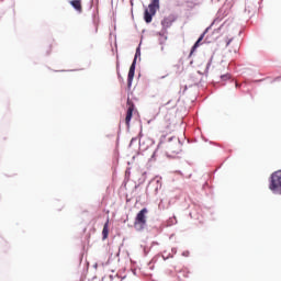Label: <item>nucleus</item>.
I'll return each mask as SVG.
<instances>
[{
    "label": "nucleus",
    "mask_w": 281,
    "mask_h": 281,
    "mask_svg": "<svg viewBox=\"0 0 281 281\" xmlns=\"http://www.w3.org/2000/svg\"><path fill=\"white\" fill-rule=\"evenodd\" d=\"M269 190L274 194H281V170L274 171L271 175Z\"/></svg>",
    "instance_id": "obj_1"
},
{
    "label": "nucleus",
    "mask_w": 281,
    "mask_h": 281,
    "mask_svg": "<svg viewBox=\"0 0 281 281\" xmlns=\"http://www.w3.org/2000/svg\"><path fill=\"white\" fill-rule=\"evenodd\" d=\"M146 214H148V209L144 207L142 209L134 221V227L136 228L137 232H142V229H144V227H146Z\"/></svg>",
    "instance_id": "obj_2"
},
{
    "label": "nucleus",
    "mask_w": 281,
    "mask_h": 281,
    "mask_svg": "<svg viewBox=\"0 0 281 281\" xmlns=\"http://www.w3.org/2000/svg\"><path fill=\"white\" fill-rule=\"evenodd\" d=\"M133 111H135V103H133L131 99H127V112L125 116V124L127 128L131 127V120H133Z\"/></svg>",
    "instance_id": "obj_3"
},
{
    "label": "nucleus",
    "mask_w": 281,
    "mask_h": 281,
    "mask_svg": "<svg viewBox=\"0 0 281 281\" xmlns=\"http://www.w3.org/2000/svg\"><path fill=\"white\" fill-rule=\"evenodd\" d=\"M69 3L74 7L76 12L82 14V0H71Z\"/></svg>",
    "instance_id": "obj_4"
},
{
    "label": "nucleus",
    "mask_w": 281,
    "mask_h": 281,
    "mask_svg": "<svg viewBox=\"0 0 281 281\" xmlns=\"http://www.w3.org/2000/svg\"><path fill=\"white\" fill-rule=\"evenodd\" d=\"M102 236L103 240H106V238H109V220H106L105 224L103 225Z\"/></svg>",
    "instance_id": "obj_5"
},
{
    "label": "nucleus",
    "mask_w": 281,
    "mask_h": 281,
    "mask_svg": "<svg viewBox=\"0 0 281 281\" xmlns=\"http://www.w3.org/2000/svg\"><path fill=\"white\" fill-rule=\"evenodd\" d=\"M205 34H207V29L205 30V32L199 37V40L193 45L191 54H192V52H194L196 49V47H199L201 41H203V38H205Z\"/></svg>",
    "instance_id": "obj_6"
},
{
    "label": "nucleus",
    "mask_w": 281,
    "mask_h": 281,
    "mask_svg": "<svg viewBox=\"0 0 281 281\" xmlns=\"http://www.w3.org/2000/svg\"><path fill=\"white\" fill-rule=\"evenodd\" d=\"M153 16H155L153 13L148 11V9L145 10L144 19L146 23H151L153 22Z\"/></svg>",
    "instance_id": "obj_7"
},
{
    "label": "nucleus",
    "mask_w": 281,
    "mask_h": 281,
    "mask_svg": "<svg viewBox=\"0 0 281 281\" xmlns=\"http://www.w3.org/2000/svg\"><path fill=\"white\" fill-rule=\"evenodd\" d=\"M135 78V72L128 70V75H127V86L131 87L133 85V79Z\"/></svg>",
    "instance_id": "obj_8"
},
{
    "label": "nucleus",
    "mask_w": 281,
    "mask_h": 281,
    "mask_svg": "<svg viewBox=\"0 0 281 281\" xmlns=\"http://www.w3.org/2000/svg\"><path fill=\"white\" fill-rule=\"evenodd\" d=\"M148 8H149V13L155 15L157 10H158V8L157 7H153L151 4H149Z\"/></svg>",
    "instance_id": "obj_9"
},
{
    "label": "nucleus",
    "mask_w": 281,
    "mask_h": 281,
    "mask_svg": "<svg viewBox=\"0 0 281 281\" xmlns=\"http://www.w3.org/2000/svg\"><path fill=\"white\" fill-rule=\"evenodd\" d=\"M149 5H153L154 8H158L159 9V0H153Z\"/></svg>",
    "instance_id": "obj_10"
},
{
    "label": "nucleus",
    "mask_w": 281,
    "mask_h": 281,
    "mask_svg": "<svg viewBox=\"0 0 281 281\" xmlns=\"http://www.w3.org/2000/svg\"><path fill=\"white\" fill-rule=\"evenodd\" d=\"M135 63H136V60L134 59V61L132 63V65L130 67V71H134L135 72Z\"/></svg>",
    "instance_id": "obj_11"
},
{
    "label": "nucleus",
    "mask_w": 281,
    "mask_h": 281,
    "mask_svg": "<svg viewBox=\"0 0 281 281\" xmlns=\"http://www.w3.org/2000/svg\"><path fill=\"white\" fill-rule=\"evenodd\" d=\"M221 78H222V80H229V75H227V74L222 75Z\"/></svg>",
    "instance_id": "obj_12"
},
{
    "label": "nucleus",
    "mask_w": 281,
    "mask_h": 281,
    "mask_svg": "<svg viewBox=\"0 0 281 281\" xmlns=\"http://www.w3.org/2000/svg\"><path fill=\"white\" fill-rule=\"evenodd\" d=\"M172 100H169L167 103L162 104V106H168V104H171Z\"/></svg>",
    "instance_id": "obj_13"
},
{
    "label": "nucleus",
    "mask_w": 281,
    "mask_h": 281,
    "mask_svg": "<svg viewBox=\"0 0 281 281\" xmlns=\"http://www.w3.org/2000/svg\"><path fill=\"white\" fill-rule=\"evenodd\" d=\"M278 80H281V77L274 78V82H278Z\"/></svg>",
    "instance_id": "obj_14"
},
{
    "label": "nucleus",
    "mask_w": 281,
    "mask_h": 281,
    "mask_svg": "<svg viewBox=\"0 0 281 281\" xmlns=\"http://www.w3.org/2000/svg\"><path fill=\"white\" fill-rule=\"evenodd\" d=\"M231 43H232V40H229L226 45H229Z\"/></svg>",
    "instance_id": "obj_15"
},
{
    "label": "nucleus",
    "mask_w": 281,
    "mask_h": 281,
    "mask_svg": "<svg viewBox=\"0 0 281 281\" xmlns=\"http://www.w3.org/2000/svg\"><path fill=\"white\" fill-rule=\"evenodd\" d=\"M166 23V20L165 21H162V25Z\"/></svg>",
    "instance_id": "obj_16"
},
{
    "label": "nucleus",
    "mask_w": 281,
    "mask_h": 281,
    "mask_svg": "<svg viewBox=\"0 0 281 281\" xmlns=\"http://www.w3.org/2000/svg\"><path fill=\"white\" fill-rule=\"evenodd\" d=\"M184 278H188V272H187V274L184 276Z\"/></svg>",
    "instance_id": "obj_17"
},
{
    "label": "nucleus",
    "mask_w": 281,
    "mask_h": 281,
    "mask_svg": "<svg viewBox=\"0 0 281 281\" xmlns=\"http://www.w3.org/2000/svg\"><path fill=\"white\" fill-rule=\"evenodd\" d=\"M173 153H178L177 150H173Z\"/></svg>",
    "instance_id": "obj_18"
}]
</instances>
